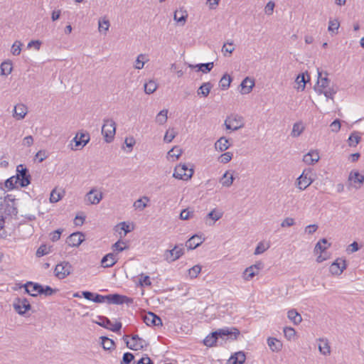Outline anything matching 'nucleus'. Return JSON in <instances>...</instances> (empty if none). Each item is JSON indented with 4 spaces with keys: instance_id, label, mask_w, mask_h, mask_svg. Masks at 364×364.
I'll return each instance as SVG.
<instances>
[{
    "instance_id": "obj_9",
    "label": "nucleus",
    "mask_w": 364,
    "mask_h": 364,
    "mask_svg": "<svg viewBox=\"0 0 364 364\" xmlns=\"http://www.w3.org/2000/svg\"><path fill=\"white\" fill-rule=\"evenodd\" d=\"M184 254L183 245H176L172 250H166L164 253L165 259L168 262H174Z\"/></svg>"
},
{
    "instance_id": "obj_34",
    "label": "nucleus",
    "mask_w": 364,
    "mask_h": 364,
    "mask_svg": "<svg viewBox=\"0 0 364 364\" xmlns=\"http://www.w3.org/2000/svg\"><path fill=\"white\" fill-rule=\"evenodd\" d=\"M259 274L257 270H255V267L250 266L245 269L243 272V278L245 280H250L255 275Z\"/></svg>"
},
{
    "instance_id": "obj_33",
    "label": "nucleus",
    "mask_w": 364,
    "mask_h": 364,
    "mask_svg": "<svg viewBox=\"0 0 364 364\" xmlns=\"http://www.w3.org/2000/svg\"><path fill=\"white\" fill-rule=\"evenodd\" d=\"M304 129L305 127L301 122H296L293 125L291 135L293 137H298L301 134Z\"/></svg>"
},
{
    "instance_id": "obj_19",
    "label": "nucleus",
    "mask_w": 364,
    "mask_h": 364,
    "mask_svg": "<svg viewBox=\"0 0 364 364\" xmlns=\"http://www.w3.org/2000/svg\"><path fill=\"white\" fill-rule=\"evenodd\" d=\"M220 333V337L223 338L224 336H228L229 338L232 340H236L237 336L240 335V331L236 328H225L218 330Z\"/></svg>"
},
{
    "instance_id": "obj_13",
    "label": "nucleus",
    "mask_w": 364,
    "mask_h": 364,
    "mask_svg": "<svg viewBox=\"0 0 364 364\" xmlns=\"http://www.w3.org/2000/svg\"><path fill=\"white\" fill-rule=\"evenodd\" d=\"M90 141V135L88 133H77L73 138V141L75 142V147L72 149L77 150L79 146L84 147Z\"/></svg>"
},
{
    "instance_id": "obj_61",
    "label": "nucleus",
    "mask_w": 364,
    "mask_h": 364,
    "mask_svg": "<svg viewBox=\"0 0 364 364\" xmlns=\"http://www.w3.org/2000/svg\"><path fill=\"white\" fill-rule=\"evenodd\" d=\"M331 129L333 132H338L341 129V122L339 119H335L331 124H330Z\"/></svg>"
},
{
    "instance_id": "obj_10",
    "label": "nucleus",
    "mask_w": 364,
    "mask_h": 364,
    "mask_svg": "<svg viewBox=\"0 0 364 364\" xmlns=\"http://www.w3.org/2000/svg\"><path fill=\"white\" fill-rule=\"evenodd\" d=\"M98 319L99 321L96 322L98 325L113 332H118L122 328V325L121 322H116L113 324L108 318L102 316H98Z\"/></svg>"
},
{
    "instance_id": "obj_63",
    "label": "nucleus",
    "mask_w": 364,
    "mask_h": 364,
    "mask_svg": "<svg viewBox=\"0 0 364 364\" xmlns=\"http://www.w3.org/2000/svg\"><path fill=\"white\" fill-rule=\"evenodd\" d=\"M109 27V22L108 20L104 19L102 21H99V30L102 31L104 30L105 31H107Z\"/></svg>"
},
{
    "instance_id": "obj_46",
    "label": "nucleus",
    "mask_w": 364,
    "mask_h": 364,
    "mask_svg": "<svg viewBox=\"0 0 364 364\" xmlns=\"http://www.w3.org/2000/svg\"><path fill=\"white\" fill-rule=\"evenodd\" d=\"M19 178L18 177L11 176L5 181V186L9 189H14L16 188V185L19 183Z\"/></svg>"
},
{
    "instance_id": "obj_7",
    "label": "nucleus",
    "mask_w": 364,
    "mask_h": 364,
    "mask_svg": "<svg viewBox=\"0 0 364 364\" xmlns=\"http://www.w3.org/2000/svg\"><path fill=\"white\" fill-rule=\"evenodd\" d=\"M13 307L18 314L23 315L31 309V306L27 299L17 297L14 301Z\"/></svg>"
},
{
    "instance_id": "obj_56",
    "label": "nucleus",
    "mask_w": 364,
    "mask_h": 364,
    "mask_svg": "<svg viewBox=\"0 0 364 364\" xmlns=\"http://www.w3.org/2000/svg\"><path fill=\"white\" fill-rule=\"evenodd\" d=\"M144 91H156L157 84L154 80H149L144 85Z\"/></svg>"
},
{
    "instance_id": "obj_4",
    "label": "nucleus",
    "mask_w": 364,
    "mask_h": 364,
    "mask_svg": "<svg viewBox=\"0 0 364 364\" xmlns=\"http://www.w3.org/2000/svg\"><path fill=\"white\" fill-rule=\"evenodd\" d=\"M227 129L237 131L244 127L243 118L238 115H230L225 120Z\"/></svg>"
},
{
    "instance_id": "obj_64",
    "label": "nucleus",
    "mask_w": 364,
    "mask_h": 364,
    "mask_svg": "<svg viewBox=\"0 0 364 364\" xmlns=\"http://www.w3.org/2000/svg\"><path fill=\"white\" fill-rule=\"evenodd\" d=\"M62 232V229H58L53 231V232L50 233V240L53 242L58 241L60 239Z\"/></svg>"
},
{
    "instance_id": "obj_1",
    "label": "nucleus",
    "mask_w": 364,
    "mask_h": 364,
    "mask_svg": "<svg viewBox=\"0 0 364 364\" xmlns=\"http://www.w3.org/2000/svg\"><path fill=\"white\" fill-rule=\"evenodd\" d=\"M129 336H124L123 340L126 343L127 348L133 350H139L146 348L149 343L139 337L137 334H133L131 336V339H128Z\"/></svg>"
},
{
    "instance_id": "obj_37",
    "label": "nucleus",
    "mask_w": 364,
    "mask_h": 364,
    "mask_svg": "<svg viewBox=\"0 0 364 364\" xmlns=\"http://www.w3.org/2000/svg\"><path fill=\"white\" fill-rule=\"evenodd\" d=\"M228 173L229 172L226 171L220 180V183L225 187H230V186H232L235 179L232 175H230L228 177Z\"/></svg>"
},
{
    "instance_id": "obj_59",
    "label": "nucleus",
    "mask_w": 364,
    "mask_h": 364,
    "mask_svg": "<svg viewBox=\"0 0 364 364\" xmlns=\"http://www.w3.org/2000/svg\"><path fill=\"white\" fill-rule=\"evenodd\" d=\"M21 43L20 41H16L11 47V53L14 55H18L21 53Z\"/></svg>"
},
{
    "instance_id": "obj_53",
    "label": "nucleus",
    "mask_w": 364,
    "mask_h": 364,
    "mask_svg": "<svg viewBox=\"0 0 364 364\" xmlns=\"http://www.w3.org/2000/svg\"><path fill=\"white\" fill-rule=\"evenodd\" d=\"M201 271L200 265H195L188 270V275L191 279L196 278Z\"/></svg>"
},
{
    "instance_id": "obj_20",
    "label": "nucleus",
    "mask_w": 364,
    "mask_h": 364,
    "mask_svg": "<svg viewBox=\"0 0 364 364\" xmlns=\"http://www.w3.org/2000/svg\"><path fill=\"white\" fill-rule=\"evenodd\" d=\"M117 259L114 253H108L101 259V266L105 268L111 267L117 263Z\"/></svg>"
},
{
    "instance_id": "obj_28",
    "label": "nucleus",
    "mask_w": 364,
    "mask_h": 364,
    "mask_svg": "<svg viewBox=\"0 0 364 364\" xmlns=\"http://www.w3.org/2000/svg\"><path fill=\"white\" fill-rule=\"evenodd\" d=\"M318 341V350L320 353L324 355H329L331 349L328 341L326 339L319 338Z\"/></svg>"
},
{
    "instance_id": "obj_44",
    "label": "nucleus",
    "mask_w": 364,
    "mask_h": 364,
    "mask_svg": "<svg viewBox=\"0 0 364 364\" xmlns=\"http://www.w3.org/2000/svg\"><path fill=\"white\" fill-rule=\"evenodd\" d=\"M102 346L105 350H111L114 346V342L113 340L106 337L102 336Z\"/></svg>"
},
{
    "instance_id": "obj_38",
    "label": "nucleus",
    "mask_w": 364,
    "mask_h": 364,
    "mask_svg": "<svg viewBox=\"0 0 364 364\" xmlns=\"http://www.w3.org/2000/svg\"><path fill=\"white\" fill-rule=\"evenodd\" d=\"M58 291L57 289H53L50 286L41 285L38 295H44L45 296H50Z\"/></svg>"
},
{
    "instance_id": "obj_39",
    "label": "nucleus",
    "mask_w": 364,
    "mask_h": 364,
    "mask_svg": "<svg viewBox=\"0 0 364 364\" xmlns=\"http://www.w3.org/2000/svg\"><path fill=\"white\" fill-rule=\"evenodd\" d=\"M149 59L146 58L145 54H139L134 63V68L137 70H141L144 68L145 62L148 61Z\"/></svg>"
},
{
    "instance_id": "obj_24",
    "label": "nucleus",
    "mask_w": 364,
    "mask_h": 364,
    "mask_svg": "<svg viewBox=\"0 0 364 364\" xmlns=\"http://www.w3.org/2000/svg\"><path fill=\"white\" fill-rule=\"evenodd\" d=\"M219 337L220 333L218 331H215L205 337L203 340V343L206 346L211 347L216 343Z\"/></svg>"
},
{
    "instance_id": "obj_57",
    "label": "nucleus",
    "mask_w": 364,
    "mask_h": 364,
    "mask_svg": "<svg viewBox=\"0 0 364 364\" xmlns=\"http://www.w3.org/2000/svg\"><path fill=\"white\" fill-rule=\"evenodd\" d=\"M176 134V133L174 132L173 129H168L165 134L164 138V141L170 143L175 138Z\"/></svg>"
},
{
    "instance_id": "obj_40",
    "label": "nucleus",
    "mask_w": 364,
    "mask_h": 364,
    "mask_svg": "<svg viewBox=\"0 0 364 364\" xmlns=\"http://www.w3.org/2000/svg\"><path fill=\"white\" fill-rule=\"evenodd\" d=\"M167 109H163L160 111L156 117L155 122L159 125L164 124L167 121Z\"/></svg>"
},
{
    "instance_id": "obj_12",
    "label": "nucleus",
    "mask_w": 364,
    "mask_h": 364,
    "mask_svg": "<svg viewBox=\"0 0 364 364\" xmlns=\"http://www.w3.org/2000/svg\"><path fill=\"white\" fill-rule=\"evenodd\" d=\"M144 322L147 326H161L162 321L159 316L153 312L149 311L143 316Z\"/></svg>"
},
{
    "instance_id": "obj_17",
    "label": "nucleus",
    "mask_w": 364,
    "mask_h": 364,
    "mask_svg": "<svg viewBox=\"0 0 364 364\" xmlns=\"http://www.w3.org/2000/svg\"><path fill=\"white\" fill-rule=\"evenodd\" d=\"M223 215V213L216 208L211 210L205 218V223L212 225L217 220H220Z\"/></svg>"
},
{
    "instance_id": "obj_43",
    "label": "nucleus",
    "mask_w": 364,
    "mask_h": 364,
    "mask_svg": "<svg viewBox=\"0 0 364 364\" xmlns=\"http://www.w3.org/2000/svg\"><path fill=\"white\" fill-rule=\"evenodd\" d=\"M361 137L359 132H353L348 138V145L350 146H355L360 141Z\"/></svg>"
},
{
    "instance_id": "obj_54",
    "label": "nucleus",
    "mask_w": 364,
    "mask_h": 364,
    "mask_svg": "<svg viewBox=\"0 0 364 364\" xmlns=\"http://www.w3.org/2000/svg\"><path fill=\"white\" fill-rule=\"evenodd\" d=\"M284 336L288 339V340H291L292 338H294L295 335H296V331L295 330L291 328V327H285L284 328Z\"/></svg>"
},
{
    "instance_id": "obj_21",
    "label": "nucleus",
    "mask_w": 364,
    "mask_h": 364,
    "mask_svg": "<svg viewBox=\"0 0 364 364\" xmlns=\"http://www.w3.org/2000/svg\"><path fill=\"white\" fill-rule=\"evenodd\" d=\"M319 159L320 157L318 151L311 150L304 156L303 161L306 164L311 165L318 162Z\"/></svg>"
},
{
    "instance_id": "obj_3",
    "label": "nucleus",
    "mask_w": 364,
    "mask_h": 364,
    "mask_svg": "<svg viewBox=\"0 0 364 364\" xmlns=\"http://www.w3.org/2000/svg\"><path fill=\"white\" fill-rule=\"evenodd\" d=\"M193 174V168H189L186 164H180L175 168L173 176L176 178L187 181Z\"/></svg>"
},
{
    "instance_id": "obj_51",
    "label": "nucleus",
    "mask_w": 364,
    "mask_h": 364,
    "mask_svg": "<svg viewBox=\"0 0 364 364\" xmlns=\"http://www.w3.org/2000/svg\"><path fill=\"white\" fill-rule=\"evenodd\" d=\"M50 252V247H47L46 245H42L37 250L36 255L38 257H41L46 255H48Z\"/></svg>"
},
{
    "instance_id": "obj_29",
    "label": "nucleus",
    "mask_w": 364,
    "mask_h": 364,
    "mask_svg": "<svg viewBox=\"0 0 364 364\" xmlns=\"http://www.w3.org/2000/svg\"><path fill=\"white\" fill-rule=\"evenodd\" d=\"M192 68H197L198 71H201L203 73H209L213 68L214 64L213 62L207 63H200L196 65H190Z\"/></svg>"
},
{
    "instance_id": "obj_47",
    "label": "nucleus",
    "mask_w": 364,
    "mask_h": 364,
    "mask_svg": "<svg viewBox=\"0 0 364 364\" xmlns=\"http://www.w3.org/2000/svg\"><path fill=\"white\" fill-rule=\"evenodd\" d=\"M246 356L245 354L242 352H237L234 355L231 356L230 360H235L236 363H238L239 364H243L245 361Z\"/></svg>"
},
{
    "instance_id": "obj_35",
    "label": "nucleus",
    "mask_w": 364,
    "mask_h": 364,
    "mask_svg": "<svg viewBox=\"0 0 364 364\" xmlns=\"http://www.w3.org/2000/svg\"><path fill=\"white\" fill-rule=\"evenodd\" d=\"M288 318L294 324H299L302 321L301 315L294 309H291L288 311Z\"/></svg>"
},
{
    "instance_id": "obj_2",
    "label": "nucleus",
    "mask_w": 364,
    "mask_h": 364,
    "mask_svg": "<svg viewBox=\"0 0 364 364\" xmlns=\"http://www.w3.org/2000/svg\"><path fill=\"white\" fill-rule=\"evenodd\" d=\"M116 132V124L114 120L110 119H104V124L102 127V134L107 142H111Z\"/></svg>"
},
{
    "instance_id": "obj_52",
    "label": "nucleus",
    "mask_w": 364,
    "mask_h": 364,
    "mask_svg": "<svg viewBox=\"0 0 364 364\" xmlns=\"http://www.w3.org/2000/svg\"><path fill=\"white\" fill-rule=\"evenodd\" d=\"M134 356L132 353L127 352L124 353L121 364H134Z\"/></svg>"
},
{
    "instance_id": "obj_42",
    "label": "nucleus",
    "mask_w": 364,
    "mask_h": 364,
    "mask_svg": "<svg viewBox=\"0 0 364 364\" xmlns=\"http://www.w3.org/2000/svg\"><path fill=\"white\" fill-rule=\"evenodd\" d=\"M231 81V77L228 74H225L219 82V86L222 90H227L230 87Z\"/></svg>"
},
{
    "instance_id": "obj_5",
    "label": "nucleus",
    "mask_w": 364,
    "mask_h": 364,
    "mask_svg": "<svg viewBox=\"0 0 364 364\" xmlns=\"http://www.w3.org/2000/svg\"><path fill=\"white\" fill-rule=\"evenodd\" d=\"M72 269V265L68 262H62L55 266L54 269L55 276L60 279H63L71 273Z\"/></svg>"
},
{
    "instance_id": "obj_15",
    "label": "nucleus",
    "mask_w": 364,
    "mask_h": 364,
    "mask_svg": "<svg viewBox=\"0 0 364 364\" xmlns=\"http://www.w3.org/2000/svg\"><path fill=\"white\" fill-rule=\"evenodd\" d=\"M346 268V261L341 259H337L330 266L329 271L333 275H340Z\"/></svg>"
},
{
    "instance_id": "obj_48",
    "label": "nucleus",
    "mask_w": 364,
    "mask_h": 364,
    "mask_svg": "<svg viewBox=\"0 0 364 364\" xmlns=\"http://www.w3.org/2000/svg\"><path fill=\"white\" fill-rule=\"evenodd\" d=\"M326 244H328V241L326 238H323V239L320 240L316 243L315 248H314V251L316 252H318V251L320 252H323L327 249V247H326L323 245H326Z\"/></svg>"
},
{
    "instance_id": "obj_55",
    "label": "nucleus",
    "mask_w": 364,
    "mask_h": 364,
    "mask_svg": "<svg viewBox=\"0 0 364 364\" xmlns=\"http://www.w3.org/2000/svg\"><path fill=\"white\" fill-rule=\"evenodd\" d=\"M232 153L225 152L220 156V157L218 158V161L220 163L227 164L232 159Z\"/></svg>"
},
{
    "instance_id": "obj_22",
    "label": "nucleus",
    "mask_w": 364,
    "mask_h": 364,
    "mask_svg": "<svg viewBox=\"0 0 364 364\" xmlns=\"http://www.w3.org/2000/svg\"><path fill=\"white\" fill-rule=\"evenodd\" d=\"M203 240H204L201 237V236L194 235L186 241V246L189 250H193L201 245Z\"/></svg>"
},
{
    "instance_id": "obj_6",
    "label": "nucleus",
    "mask_w": 364,
    "mask_h": 364,
    "mask_svg": "<svg viewBox=\"0 0 364 364\" xmlns=\"http://www.w3.org/2000/svg\"><path fill=\"white\" fill-rule=\"evenodd\" d=\"M107 302L109 304H112L120 305L123 304H127L128 305H130L134 303V299L124 295H121L119 294H112L107 295Z\"/></svg>"
},
{
    "instance_id": "obj_26",
    "label": "nucleus",
    "mask_w": 364,
    "mask_h": 364,
    "mask_svg": "<svg viewBox=\"0 0 364 364\" xmlns=\"http://www.w3.org/2000/svg\"><path fill=\"white\" fill-rule=\"evenodd\" d=\"M229 146V141L225 136L220 137L218 140L216 141L215 144V149L220 151H224L227 150Z\"/></svg>"
},
{
    "instance_id": "obj_32",
    "label": "nucleus",
    "mask_w": 364,
    "mask_h": 364,
    "mask_svg": "<svg viewBox=\"0 0 364 364\" xmlns=\"http://www.w3.org/2000/svg\"><path fill=\"white\" fill-rule=\"evenodd\" d=\"M348 180L352 181L354 183H359V185L363 184L364 181V176L359 173L358 171H351Z\"/></svg>"
},
{
    "instance_id": "obj_58",
    "label": "nucleus",
    "mask_w": 364,
    "mask_h": 364,
    "mask_svg": "<svg viewBox=\"0 0 364 364\" xmlns=\"http://www.w3.org/2000/svg\"><path fill=\"white\" fill-rule=\"evenodd\" d=\"M339 26H340V23H339L338 21L335 19V20L329 21V25H328V29L330 32L334 33L336 31H338Z\"/></svg>"
},
{
    "instance_id": "obj_31",
    "label": "nucleus",
    "mask_w": 364,
    "mask_h": 364,
    "mask_svg": "<svg viewBox=\"0 0 364 364\" xmlns=\"http://www.w3.org/2000/svg\"><path fill=\"white\" fill-rule=\"evenodd\" d=\"M328 74L326 73L325 76L322 75V73L318 70V80L317 85L321 88H326L328 86L329 80L327 77Z\"/></svg>"
},
{
    "instance_id": "obj_23",
    "label": "nucleus",
    "mask_w": 364,
    "mask_h": 364,
    "mask_svg": "<svg viewBox=\"0 0 364 364\" xmlns=\"http://www.w3.org/2000/svg\"><path fill=\"white\" fill-rule=\"evenodd\" d=\"M310 80V77L307 73H301L299 74L296 80L295 83L297 85V89H301L302 91L304 90L306 82H308Z\"/></svg>"
},
{
    "instance_id": "obj_25",
    "label": "nucleus",
    "mask_w": 364,
    "mask_h": 364,
    "mask_svg": "<svg viewBox=\"0 0 364 364\" xmlns=\"http://www.w3.org/2000/svg\"><path fill=\"white\" fill-rule=\"evenodd\" d=\"M267 344L273 352H279L282 348V342L275 338H269L267 339Z\"/></svg>"
},
{
    "instance_id": "obj_41",
    "label": "nucleus",
    "mask_w": 364,
    "mask_h": 364,
    "mask_svg": "<svg viewBox=\"0 0 364 364\" xmlns=\"http://www.w3.org/2000/svg\"><path fill=\"white\" fill-rule=\"evenodd\" d=\"M240 86L242 89H247L248 91H251L255 86V80L254 79L246 77L240 83Z\"/></svg>"
},
{
    "instance_id": "obj_27",
    "label": "nucleus",
    "mask_w": 364,
    "mask_h": 364,
    "mask_svg": "<svg viewBox=\"0 0 364 364\" xmlns=\"http://www.w3.org/2000/svg\"><path fill=\"white\" fill-rule=\"evenodd\" d=\"M14 116L16 117L18 119H21L24 118L25 115L26 114L27 108L25 105L19 104L14 107Z\"/></svg>"
},
{
    "instance_id": "obj_11",
    "label": "nucleus",
    "mask_w": 364,
    "mask_h": 364,
    "mask_svg": "<svg viewBox=\"0 0 364 364\" xmlns=\"http://www.w3.org/2000/svg\"><path fill=\"white\" fill-rule=\"evenodd\" d=\"M311 173L310 170L305 169L300 176L297 178V187L300 190H304L309 186L313 180L309 176V173Z\"/></svg>"
},
{
    "instance_id": "obj_50",
    "label": "nucleus",
    "mask_w": 364,
    "mask_h": 364,
    "mask_svg": "<svg viewBox=\"0 0 364 364\" xmlns=\"http://www.w3.org/2000/svg\"><path fill=\"white\" fill-rule=\"evenodd\" d=\"M63 193H60L56 191V189H53L50 196V203H57L63 197Z\"/></svg>"
},
{
    "instance_id": "obj_30",
    "label": "nucleus",
    "mask_w": 364,
    "mask_h": 364,
    "mask_svg": "<svg viewBox=\"0 0 364 364\" xmlns=\"http://www.w3.org/2000/svg\"><path fill=\"white\" fill-rule=\"evenodd\" d=\"M188 18V14L186 11H176L173 16V19L178 23H181L182 25H184L186 19Z\"/></svg>"
},
{
    "instance_id": "obj_45",
    "label": "nucleus",
    "mask_w": 364,
    "mask_h": 364,
    "mask_svg": "<svg viewBox=\"0 0 364 364\" xmlns=\"http://www.w3.org/2000/svg\"><path fill=\"white\" fill-rule=\"evenodd\" d=\"M1 74L2 75H8L12 70V64L10 62H3L0 66Z\"/></svg>"
},
{
    "instance_id": "obj_49",
    "label": "nucleus",
    "mask_w": 364,
    "mask_h": 364,
    "mask_svg": "<svg viewBox=\"0 0 364 364\" xmlns=\"http://www.w3.org/2000/svg\"><path fill=\"white\" fill-rule=\"evenodd\" d=\"M234 50L235 47L233 46L232 41L224 43L221 50L224 55H226V53H228L230 55Z\"/></svg>"
},
{
    "instance_id": "obj_62",
    "label": "nucleus",
    "mask_w": 364,
    "mask_h": 364,
    "mask_svg": "<svg viewBox=\"0 0 364 364\" xmlns=\"http://www.w3.org/2000/svg\"><path fill=\"white\" fill-rule=\"evenodd\" d=\"M139 283L141 286H147L149 287L151 285V282L150 280V277L147 275L141 274V278L139 279Z\"/></svg>"
},
{
    "instance_id": "obj_36",
    "label": "nucleus",
    "mask_w": 364,
    "mask_h": 364,
    "mask_svg": "<svg viewBox=\"0 0 364 364\" xmlns=\"http://www.w3.org/2000/svg\"><path fill=\"white\" fill-rule=\"evenodd\" d=\"M149 201V198L147 196H144L141 198L136 200L134 203V207L139 210H143L146 206V203Z\"/></svg>"
},
{
    "instance_id": "obj_16",
    "label": "nucleus",
    "mask_w": 364,
    "mask_h": 364,
    "mask_svg": "<svg viewBox=\"0 0 364 364\" xmlns=\"http://www.w3.org/2000/svg\"><path fill=\"white\" fill-rule=\"evenodd\" d=\"M85 240V235L80 232H76L72 233L67 239V243L72 247H78Z\"/></svg>"
},
{
    "instance_id": "obj_8",
    "label": "nucleus",
    "mask_w": 364,
    "mask_h": 364,
    "mask_svg": "<svg viewBox=\"0 0 364 364\" xmlns=\"http://www.w3.org/2000/svg\"><path fill=\"white\" fill-rule=\"evenodd\" d=\"M16 171L17 174L15 177L19 178V185L21 187H26L31 183V175L28 173V170L21 164L17 166Z\"/></svg>"
},
{
    "instance_id": "obj_60",
    "label": "nucleus",
    "mask_w": 364,
    "mask_h": 364,
    "mask_svg": "<svg viewBox=\"0 0 364 364\" xmlns=\"http://www.w3.org/2000/svg\"><path fill=\"white\" fill-rule=\"evenodd\" d=\"M182 151L181 149L173 148L168 152V155L171 158H175L178 159L179 156L181 155Z\"/></svg>"
},
{
    "instance_id": "obj_18",
    "label": "nucleus",
    "mask_w": 364,
    "mask_h": 364,
    "mask_svg": "<svg viewBox=\"0 0 364 364\" xmlns=\"http://www.w3.org/2000/svg\"><path fill=\"white\" fill-rule=\"evenodd\" d=\"M41 285L38 283L33 282H27L24 285L23 288L26 293L30 294L31 296L36 297L38 295L39 290L41 289Z\"/></svg>"
},
{
    "instance_id": "obj_14",
    "label": "nucleus",
    "mask_w": 364,
    "mask_h": 364,
    "mask_svg": "<svg viewBox=\"0 0 364 364\" xmlns=\"http://www.w3.org/2000/svg\"><path fill=\"white\" fill-rule=\"evenodd\" d=\"M102 198V193L97 192L95 189H92L86 194L85 200L89 204L96 205L101 201Z\"/></svg>"
}]
</instances>
